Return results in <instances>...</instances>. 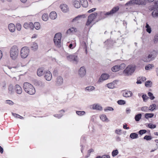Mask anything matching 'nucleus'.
I'll use <instances>...</instances> for the list:
<instances>
[{"mask_svg": "<svg viewBox=\"0 0 158 158\" xmlns=\"http://www.w3.org/2000/svg\"><path fill=\"white\" fill-rule=\"evenodd\" d=\"M119 7L118 6L114 7L110 11L108 12L99 11L98 14L99 19L100 20L106 18V16H112L117 11H118Z\"/></svg>", "mask_w": 158, "mask_h": 158, "instance_id": "nucleus-1", "label": "nucleus"}, {"mask_svg": "<svg viewBox=\"0 0 158 158\" xmlns=\"http://www.w3.org/2000/svg\"><path fill=\"white\" fill-rule=\"evenodd\" d=\"M10 56L12 60H16L19 54V49L18 47L16 45L12 46L10 50Z\"/></svg>", "mask_w": 158, "mask_h": 158, "instance_id": "nucleus-2", "label": "nucleus"}, {"mask_svg": "<svg viewBox=\"0 0 158 158\" xmlns=\"http://www.w3.org/2000/svg\"><path fill=\"white\" fill-rule=\"evenodd\" d=\"M23 89L25 91L30 95H33L35 92V89L33 86L30 83L26 82L23 84Z\"/></svg>", "mask_w": 158, "mask_h": 158, "instance_id": "nucleus-3", "label": "nucleus"}, {"mask_svg": "<svg viewBox=\"0 0 158 158\" xmlns=\"http://www.w3.org/2000/svg\"><path fill=\"white\" fill-rule=\"evenodd\" d=\"M146 2L145 0H131L125 4V6H132L135 5H145Z\"/></svg>", "mask_w": 158, "mask_h": 158, "instance_id": "nucleus-4", "label": "nucleus"}, {"mask_svg": "<svg viewBox=\"0 0 158 158\" xmlns=\"http://www.w3.org/2000/svg\"><path fill=\"white\" fill-rule=\"evenodd\" d=\"M30 52L29 48L27 46H24L22 47L20 50V56L22 59H25L29 55Z\"/></svg>", "mask_w": 158, "mask_h": 158, "instance_id": "nucleus-5", "label": "nucleus"}, {"mask_svg": "<svg viewBox=\"0 0 158 158\" xmlns=\"http://www.w3.org/2000/svg\"><path fill=\"white\" fill-rule=\"evenodd\" d=\"M61 37V34L58 33L55 35L53 41L55 44L58 47L60 46Z\"/></svg>", "mask_w": 158, "mask_h": 158, "instance_id": "nucleus-6", "label": "nucleus"}, {"mask_svg": "<svg viewBox=\"0 0 158 158\" xmlns=\"http://www.w3.org/2000/svg\"><path fill=\"white\" fill-rule=\"evenodd\" d=\"M135 68L131 65L128 66L124 70L123 73L126 76H128L132 74L135 71Z\"/></svg>", "mask_w": 158, "mask_h": 158, "instance_id": "nucleus-7", "label": "nucleus"}, {"mask_svg": "<svg viewBox=\"0 0 158 158\" xmlns=\"http://www.w3.org/2000/svg\"><path fill=\"white\" fill-rule=\"evenodd\" d=\"M98 16L97 13L94 12L89 15L88 17V20L86 23V25H89L92 22L94 21Z\"/></svg>", "mask_w": 158, "mask_h": 158, "instance_id": "nucleus-8", "label": "nucleus"}, {"mask_svg": "<svg viewBox=\"0 0 158 158\" xmlns=\"http://www.w3.org/2000/svg\"><path fill=\"white\" fill-rule=\"evenodd\" d=\"M68 60L71 61H74L77 63L78 61L77 56L76 54H72L69 55H66Z\"/></svg>", "mask_w": 158, "mask_h": 158, "instance_id": "nucleus-9", "label": "nucleus"}, {"mask_svg": "<svg viewBox=\"0 0 158 158\" xmlns=\"http://www.w3.org/2000/svg\"><path fill=\"white\" fill-rule=\"evenodd\" d=\"M141 60L144 62H148L153 60V57L152 55L149 54L148 56H143L142 57Z\"/></svg>", "mask_w": 158, "mask_h": 158, "instance_id": "nucleus-10", "label": "nucleus"}, {"mask_svg": "<svg viewBox=\"0 0 158 158\" xmlns=\"http://www.w3.org/2000/svg\"><path fill=\"white\" fill-rule=\"evenodd\" d=\"M86 70L84 66L81 67L78 71V74L81 78L84 77L85 75Z\"/></svg>", "mask_w": 158, "mask_h": 158, "instance_id": "nucleus-11", "label": "nucleus"}, {"mask_svg": "<svg viewBox=\"0 0 158 158\" xmlns=\"http://www.w3.org/2000/svg\"><path fill=\"white\" fill-rule=\"evenodd\" d=\"M109 77V75L108 74L103 73L101 75L98 81V82L99 83L102 82L103 81L108 79Z\"/></svg>", "mask_w": 158, "mask_h": 158, "instance_id": "nucleus-12", "label": "nucleus"}, {"mask_svg": "<svg viewBox=\"0 0 158 158\" xmlns=\"http://www.w3.org/2000/svg\"><path fill=\"white\" fill-rule=\"evenodd\" d=\"M44 74V77L46 80L50 81L52 79V75L49 71H45Z\"/></svg>", "mask_w": 158, "mask_h": 158, "instance_id": "nucleus-13", "label": "nucleus"}, {"mask_svg": "<svg viewBox=\"0 0 158 158\" xmlns=\"http://www.w3.org/2000/svg\"><path fill=\"white\" fill-rule=\"evenodd\" d=\"M132 95V93L130 91L125 90L123 92V96L126 98L131 97Z\"/></svg>", "mask_w": 158, "mask_h": 158, "instance_id": "nucleus-14", "label": "nucleus"}, {"mask_svg": "<svg viewBox=\"0 0 158 158\" xmlns=\"http://www.w3.org/2000/svg\"><path fill=\"white\" fill-rule=\"evenodd\" d=\"M23 27L26 29L30 28L31 30L33 29V24L31 22L25 23L23 24Z\"/></svg>", "mask_w": 158, "mask_h": 158, "instance_id": "nucleus-15", "label": "nucleus"}, {"mask_svg": "<svg viewBox=\"0 0 158 158\" xmlns=\"http://www.w3.org/2000/svg\"><path fill=\"white\" fill-rule=\"evenodd\" d=\"M30 48L32 51H35L38 49V46L36 43L34 42L31 44Z\"/></svg>", "mask_w": 158, "mask_h": 158, "instance_id": "nucleus-16", "label": "nucleus"}, {"mask_svg": "<svg viewBox=\"0 0 158 158\" xmlns=\"http://www.w3.org/2000/svg\"><path fill=\"white\" fill-rule=\"evenodd\" d=\"M34 84L35 85L39 87H44L45 86L44 82L40 80H36L34 82Z\"/></svg>", "mask_w": 158, "mask_h": 158, "instance_id": "nucleus-17", "label": "nucleus"}, {"mask_svg": "<svg viewBox=\"0 0 158 158\" xmlns=\"http://www.w3.org/2000/svg\"><path fill=\"white\" fill-rule=\"evenodd\" d=\"M15 89L16 93L18 94H21L22 92L21 87L19 85H16L15 86Z\"/></svg>", "mask_w": 158, "mask_h": 158, "instance_id": "nucleus-18", "label": "nucleus"}, {"mask_svg": "<svg viewBox=\"0 0 158 158\" xmlns=\"http://www.w3.org/2000/svg\"><path fill=\"white\" fill-rule=\"evenodd\" d=\"M92 108L94 110H102V107L99 104H94L92 105Z\"/></svg>", "mask_w": 158, "mask_h": 158, "instance_id": "nucleus-19", "label": "nucleus"}, {"mask_svg": "<svg viewBox=\"0 0 158 158\" xmlns=\"http://www.w3.org/2000/svg\"><path fill=\"white\" fill-rule=\"evenodd\" d=\"M8 27L9 31L11 32H14L15 30V26L13 23L9 24Z\"/></svg>", "mask_w": 158, "mask_h": 158, "instance_id": "nucleus-20", "label": "nucleus"}, {"mask_svg": "<svg viewBox=\"0 0 158 158\" xmlns=\"http://www.w3.org/2000/svg\"><path fill=\"white\" fill-rule=\"evenodd\" d=\"M60 7L61 10L64 12H66L68 10V7L66 4H62L60 5Z\"/></svg>", "mask_w": 158, "mask_h": 158, "instance_id": "nucleus-21", "label": "nucleus"}, {"mask_svg": "<svg viewBox=\"0 0 158 158\" xmlns=\"http://www.w3.org/2000/svg\"><path fill=\"white\" fill-rule=\"evenodd\" d=\"M45 72L43 68H39L38 69L37 72V75L39 77L41 76L44 74Z\"/></svg>", "mask_w": 158, "mask_h": 158, "instance_id": "nucleus-22", "label": "nucleus"}, {"mask_svg": "<svg viewBox=\"0 0 158 158\" xmlns=\"http://www.w3.org/2000/svg\"><path fill=\"white\" fill-rule=\"evenodd\" d=\"M73 3L74 7L76 8H78L81 6L80 3L77 0H73Z\"/></svg>", "mask_w": 158, "mask_h": 158, "instance_id": "nucleus-23", "label": "nucleus"}, {"mask_svg": "<svg viewBox=\"0 0 158 158\" xmlns=\"http://www.w3.org/2000/svg\"><path fill=\"white\" fill-rule=\"evenodd\" d=\"M94 89L95 87L94 86L90 85L86 87L85 89V90L87 92H90L94 90Z\"/></svg>", "mask_w": 158, "mask_h": 158, "instance_id": "nucleus-24", "label": "nucleus"}, {"mask_svg": "<svg viewBox=\"0 0 158 158\" xmlns=\"http://www.w3.org/2000/svg\"><path fill=\"white\" fill-rule=\"evenodd\" d=\"M84 17L85 15H78L74 18L72 22L80 21L81 20L82 18H84Z\"/></svg>", "mask_w": 158, "mask_h": 158, "instance_id": "nucleus-25", "label": "nucleus"}, {"mask_svg": "<svg viewBox=\"0 0 158 158\" xmlns=\"http://www.w3.org/2000/svg\"><path fill=\"white\" fill-rule=\"evenodd\" d=\"M57 14L55 11L52 12L50 14L49 17L51 19H55L57 17Z\"/></svg>", "mask_w": 158, "mask_h": 158, "instance_id": "nucleus-26", "label": "nucleus"}, {"mask_svg": "<svg viewBox=\"0 0 158 158\" xmlns=\"http://www.w3.org/2000/svg\"><path fill=\"white\" fill-rule=\"evenodd\" d=\"M100 119L103 122H108L109 121L106 115L104 114L101 115L100 116Z\"/></svg>", "mask_w": 158, "mask_h": 158, "instance_id": "nucleus-27", "label": "nucleus"}, {"mask_svg": "<svg viewBox=\"0 0 158 158\" xmlns=\"http://www.w3.org/2000/svg\"><path fill=\"white\" fill-rule=\"evenodd\" d=\"M63 82V80L62 77H61L59 76L57 78L56 82L58 85H61Z\"/></svg>", "mask_w": 158, "mask_h": 158, "instance_id": "nucleus-28", "label": "nucleus"}, {"mask_svg": "<svg viewBox=\"0 0 158 158\" xmlns=\"http://www.w3.org/2000/svg\"><path fill=\"white\" fill-rule=\"evenodd\" d=\"M81 5L84 7H86L88 6V3L86 0H80Z\"/></svg>", "mask_w": 158, "mask_h": 158, "instance_id": "nucleus-29", "label": "nucleus"}, {"mask_svg": "<svg viewBox=\"0 0 158 158\" xmlns=\"http://www.w3.org/2000/svg\"><path fill=\"white\" fill-rule=\"evenodd\" d=\"M152 15L154 18H158V9H154Z\"/></svg>", "mask_w": 158, "mask_h": 158, "instance_id": "nucleus-30", "label": "nucleus"}, {"mask_svg": "<svg viewBox=\"0 0 158 158\" xmlns=\"http://www.w3.org/2000/svg\"><path fill=\"white\" fill-rule=\"evenodd\" d=\"M8 93L10 94H12L14 92L13 85L12 84H10L8 86Z\"/></svg>", "mask_w": 158, "mask_h": 158, "instance_id": "nucleus-31", "label": "nucleus"}, {"mask_svg": "<svg viewBox=\"0 0 158 158\" xmlns=\"http://www.w3.org/2000/svg\"><path fill=\"white\" fill-rule=\"evenodd\" d=\"M77 31V29L76 28L73 27L70 28L68 30H67V33L68 34H70L72 32H76Z\"/></svg>", "mask_w": 158, "mask_h": 158, "instance_id": "nucleus-32", "label": "nucleus"}, {"mask_svg": "<svg viewBox=\"0 0 158 158\" xmlns=\"http://www.w3.org/2000/svg\"><path fill=\"white\" fill-rule=\"evenodd\" d=\"M119 65H116L112 67L111 69L112 71L113 72H116L118 71L119 70Z\"/></svg>", "mask_w": 158, "mask_h": 158, "instance_id": "nucleus-33", "label": "nucleus"}, {"mask_svg": "<svg viewBox=\"0 0 158 158\" xmlns=\"http://www.w3.org/2000/svg\"><path fill=\"white\" fill-rule=\"evenodd\" d=\"M42 19L44 21H47L48 19V15L47 14H44L42 16Z\"/></svg>", "mask_w": 158, "mask_h": 158, "instance_id": "nucleus-34", "label": "nucleus"}, {"mask_svg": "<svg viewBox=\"0 0 158 158\" xmlns=\"http://www.w3.org/2000/svg\"><path fill=\"white\" fill-rule=\"evenodd\" d=\"M130 137L132 139H135L138 138V136L137 134L135 133H133L130 134Z\"/></svg>", "mask_w": 158, "mask_h": 158, "instance_id": "nucleus-35", "label": "nucleus"}, {"mask_svg": "<svg viewBox=\"0 0 158 158\" xmlns=\"http://www.w3.org/2000/svg\"><path fill=\"white\" fill-rule=\"evenodd\" d=\"M34 27L36 30H39L40 28V23L37 22L35 23L33 25V28Z\"/></svg>", "mask_w": 158, "mask_h": 158, "instance_id": "nucleus-36", "label": "nucleus"}, {"mask_svg": "<svg viewBox=\"0 0 158 158\" xmlns=\"http://www.w3.org/2000/svg\"><path fill=\"white\" fill-rule=\"evenodd\" d=\"M154 9H158V1L155 2L154 7L150 8L149 10H152Z\"/></svg>", "mask_w": 158, "mask_h": 158, "instance_id": "nucleus-37", "label": "nucleus"}, {"mask_svg": "<svg viewBox=\"0 0 158 158\" xmlns=\"http://www.w3.org/2000/svg\"><path fill=\"white\" fill-rule=\"evenodd\" d=\"M154 65L153 64H148V65L145 66V69L146 70H150L154 67Z\"/></svg>", "mask_w": 158, "mask_h": 158, "instance_id": "nucleus-38", "label": "nucleus"}, {"mask_svg": "<svg viewBox=\"0 0 158 158\" xmlns=\"http://www.w3.org/2000/svg\"><path fill=\"white\" fill-rule=\"evenodd\" d=\"M153 41L154 44H156L158 42V32L154 36L153 39Z\"/></svg>", "mask_w": 158, "mask_h": 158, "instance_id": "nucleus-39", "label": "nucleus"}, {"mask_svg": "<svg viewBox=\"0 0 158 158\" xmlns=\"http://www.w3.org/2000/svg\"><path fill=\"white\" fill-rule=\"evenodd\" d=\"M142 115L141 114H139L135 116V120L136 121H139L141 118Z\"/></svg>", "mask_w": 158, "mask_h": 158, "instance_id": "nucleus-40", "label": "nucleus"}, {"mask_svg": "<svg viewBox=\"0 0 158 158\" xmlns=\"http://www.w3.org/2000/svg\"><path fill=\"white\" fill-rule=\"evenodd\" d=\"M145 27L146 28V31L149 33H150L152 31L151 28L148 23H146Z\"/></svg>", "mask_w": 158, "mask_h": 158, "instance_id": "nucleus-41", "label": "nucleus"}, {"mask_svg": "<svg viewBox=\"0 0 158 158\" xmlns=\"http://www.w3.org/2000/svg\"><path fill=\"white\" fill-rule=\"evenodd\" d=\"M154 114L153 113H146L145 115V117L147 119L149 118H151L154 116Z\"/></svg>", "mask_w": 158, "mask_h": 158, "instance_id": "nucleus-42", "label": "nucleus"}, {"mask_svg": "<svg viewBox=\"0 0 158 158\" xmlns=\"http://www.w3.org/2000/svg\"><path fill=\"white\" fill-rule=\"evenodd\" d=\"M12 115H13V116L15 118H19L21 119H23V117H22V116H20V115H19L18 114H17L16 113H12Z\"/></svg>", "mask_w": 158, "mask_h": 158, "instance_id": "nucleus-43", "label": "nucleus"}, {"mask_svg": "<svg viewBox=\"0 0 158 158\" xmlns=\"http://www.w3.org/2000/svg\"><path fill=\"white\" fill-rule=\"evenodd\" d=\"M158 51L157 50H153L150 52V53L149 54H152L153 55V60L155 59L154 55H156L157 54Z\"/></svg>", "mask_w": 158, "mask_h": 158, "instance_id": "nucleus-44", "label": "nucleus"}, {"mask_svg": "<svg viewBox=\"0 0 158 158\" xmlns=\"http://www.w3.org/2000/svg\"><path fill=\"white\" fill-rule=\"evenodd\" d=\"M156 105L155 104H153L150 106L148 109V110L152 111L156 108Z\"/></svg>", "mask_w": 158, "mask_h": 158, "instance_id": "nucleus-45", "label": "nucleus"}, {"mask_svg": "<svg viewBox=\"0 0 158 158\" xmlns=\"http://www.w3.org/2000/svg\"><path fill=\"white\" fill-rule=\"evenodd\" d=\"M114 109L112 107L110 106L106 107L104 109V111L106 112L112 111Z\"/></svg>", "mask_w": 158, "mask_h": 158, "instance_id": "nucleus-46", "label": "nucleus"}, {"mask_svg": "<svg viewBox=\"0 0 158 158\" xmlns=\"http://www.w3.org/2000/svg\"><path fill=\"white\" fill-rule=\"evenodd\" d=\"M106 85L110 89H113L114 87V85L113 83H109Z\"/></svg>", "mask_w": 158, "mask_h": 158, "instance_id": "nucleus-47", "label": "nucleus"}, {"mask_svg": "<svg viewBox=\"0 0 158 158\" xmlns=\"http://www.w3.org/2000/svg\"><path fill=\"white\" fill-rule=\"evenodd\" d=\"M76 44L75 43H71L69 46V47L71 49H73L76 47Z\"/></svg>", "mask_w": 158, "mask_h": 158, "instance_id": "nucleus-48", "label": "nucleus"}, {"mask_svg": "<svg viewBox=\"0 0 158 158\" xmlns=\"http://www.w3.org/2000/svg\"><path fill=\"white\" fill-rule=\"evenodd\" d=\"M76 114L78 115L81 116L84 115L85 114V111H76Z\"/></svg>", "mask_w": 158, "mask_h": 158, "instance_id": "nucleus-49", "label": "nucleus"}, {"mask_svg": "<svg viewBox=\"0 0 158 158\" xmlns=\"http://www.w3.org/2000/svg\"><path fill=\"white\" fill-rule=\"evenodd\" d=\"M16 28L18 31H20L21 29V26L20 23H17L16 25Z\"/></svg>", "mask_w": 158, "mask_h": 158, "instance_id": "nucleus-50", "label": "nucleus"}, {"mask_svg": "<svg viewBox=\"0 0 158 158\" xmlns=\"http://www.w3.org/2000/svg\"><path fill=\"white\" fill-rule=\"evenodd\" d=\"M118 153V152L117 150H113L112 153V155L114 157L117 155Z\"/></svg>", "mask_w": 158, "mask_h": 158, "instance_id": "nucleus-51", "label": "nucleus"}, {"mask_svg": "<svg viewBox=\"0 0 158 158\" xmlns=\"http://www.w3.org/2000/svg\"><path fill=\"white\" fill-rule=\"evenodd\" d=\"M148 127L151 129H154L156 127V125L155 124H153L152 123H150L148 125Z\"/></svg>", "mask_w": 158, "mask_h": 158, "instance_id": "nucleus-52", "label": "nucleus"}, {"mask_svg": "<svg viewBox=\"0 0 158 158\" xmlns=\"http://www.w3.org/2000/svg\"><path fill=\"white\" fill-rule=\"evenodd\" d=\"M117 103L119 105H123L125 104L126 102L124 100H120L118 101Z\"/></svg>", "mask_w": 158, "mask_h": 158, "instance_id": "nucleus-53", "label": "nucleus"}, {"mask_svg": "<svg viewBox=\"0 0 158 158\" xmlns=\"http://www.w3.org/2000/svg\"><path fill=\"white\" fill-rule=\"evenodd\" d=\"M148 95L150 97V98L151 100H153L155 98V97L153 96V94L150 92H149L148 93Z\"/></svg>", "mask_w": 158, "mask_h": 158, "instance_id": "nucleus-54", "label": "nucleus"}, {"mask_svg": "<svg viewBox=\"0 0 158 158\" xmlns=\"http://www.w3.org/2000/svg\"><path fill=\"white\" fill-rule=\"evenodd\" d=\"M141 110L143 112H147L148 110V108L147 106H145L141 108Z\"/></svg>", "mask_w": 158, "mask_h": 158, "instance_id": "nucleus-55", "label": "nucleus"}, {"mask_svg": "<svg viewBox=\"0 0 158 158\" xmlns=\"http://www.w3.org/2000/svg\"><path fill=\"white\" fill-rule=\"evenodd\" d=\"M81 46L84 47V48L85 49L86 53H87V49H86V43L84 42H83L81 43Z\"/></svg>", "mask_w": 158, "mask_h": 158, "instance_id": "nucleus-56", "label": "nucleus"}, {"mask_svg": "<svg viewBox=\"0 0 158 158\" xmlns=\"http://www.w3.org/2000/svg\"><path fill=\"white\" fill-rule=\"evenodd\" d=\"M142 98L143 99V101L145 102H146L148 98V97L146 94H143L142 96Z\"/></svg>", "mask_w": 158, "mask_h": 158, "instance_id": "nucleus-57", "label": "nucleus"}, {"mask_svg": "<svg viewBox=\"0 0 158 158\" xmlns=\"http://www.w3.org/2000/svg\"><path fill=\"white\" fill-rule=\"evenodd\" d=\"M115 132L118 135H120L122 134V130L119 129L116 130Z\"/></svg>", "mask_w": 158, "mask_h": 158, "instance_id": "nucleus-58", "label": "nucleus"}, {"mask_svg": "<svg viewBox=\"0 0 158 158\" xmlns=\"http://www.w3.org/2000/svg\"><path fill=\"white\" fill-rule=\"evenodd\" d=\"M147 132V131L145 130H141L139 131V133L140 135H142L143 134Z\"/></svg>", "mask_w": 158, "mask_h": 158, "instance_id": "nucleus-59", "label": "nucleus"}, {"mask_svg": "<svg viewBox=\"0 0 158 158\" xmlns=\"http://www.w3.org/2000/svg\"><path fill=\"white\" fill-rule=\"evenodd\" d=\"M143 139L147 140H150L152 139V137L151 136L146 135L144 137Z\"/></svg>", "mask_w": 158, "mask_h": 158, "instance_id": "nucleus-60", "label": "nucleus"}, {"mask_svg": "<svg viewBox=\"0 0 158 158\" xmlns=\"http://www.w3.org/2000/svg\"><path fill=\"white\" fill-rule=\"evenodd\" d=\"M5 103L6 104H8L10 105H12L14 104V102L10 100H6L5 101Z\"/></svg>", "mask_w": 158, "mask_h": 158, "instance_id": "nucleus-61", "label": "nucleus"}, {"mask_svg": "<svg viewBox=\"0 0 158 158\" xmlns=\"http://www.w3.org/2000/svg\"><path fill=\"white\" fill-rule=\"evenodd\" d=\"M119 68L120 69H124L126 67V65L124 63H122L120 65H119Z\"/></svg>", "mask_w": 158, "mask_h": 158, "instance_id": "nucleus-62", "label": "nucleus"}, {"mask_svg": "<svg viewBox=\"0 0 158 158\" xmlns=\"http://www.w3.org/2000/svg\"><path fill=\"white\" fill-rule=\"evenodd\" d=\"M63 115V114H55L54 115L55 117L57 118H60Z\"/></svg>", "mask_w": 158, "mask_h": 158, "instance_id": "nucleus-63", "label": "nucleus"}, {"mask_svg": "<svg viewBox=\"0 0 158 158\" xmlns=\"http://www.w3.org/2000/svg\"><path fill=\"white\" fill-rule=\"evenodd\" d=\"M151 83V82L150 81H148L145 83V85L146 87H148L150 86V84Z\"/></svg>", "mask_w": 158, "mask_h": 158, "instance_id": "nucleus-64", "label": "nucleus"}]
</instances>
